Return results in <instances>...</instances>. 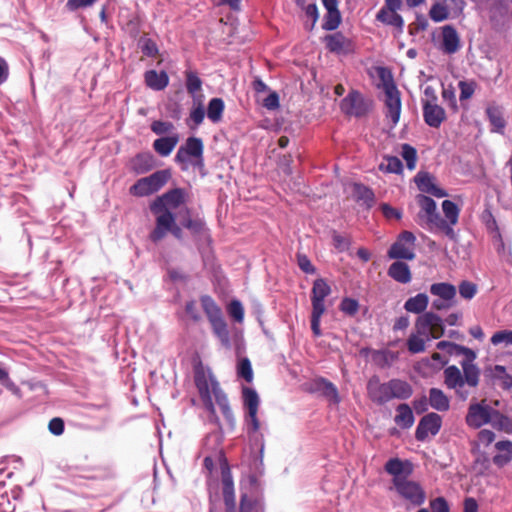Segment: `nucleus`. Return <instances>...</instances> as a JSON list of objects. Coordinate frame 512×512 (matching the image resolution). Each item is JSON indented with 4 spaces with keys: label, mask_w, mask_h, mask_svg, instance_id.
<instances>
[{
    "label": "nucleus",
    "mask_w": 512,
    "mask_h": 512,
    "mask_svg": "<svg viewBox=\"0 0 512 512\" xmlns=\"http://www.w3.org/2000/svg\"><path fill=\"white\" fill-rule=\"evenodd\" d=\"M194 380L201 400L212 417H215L214 401L225 417L228 418L232 415L228 399L209 368H204L202 365L196 366Z\"/></svg>",
    "instance_id": "1"
},
{
    "label": "nucleus",
    "mask_w": 512,
    "mask_h": 512,
    "mask_svg": "<svg viewBox=\"0 0 512 512\" xmlns=\"http://www.w3.org/2000/svg\"><path fill=\"white\" fill-rule=\"evenodd\" d=\"M185 204V192L175 188L157 197L150 205L151 212L156 216L155 236L161 237L164 230L173 224L176 211Z\"/></svg>",
    "instance_id": "2"
},
{
    "label": "nucleus",
    "mask_w": 512,
    "mask_h": 512,
    "mask_svg": "<svg viewBox=\"0 0 512 512\" xmlns=\"http://www.w3.org/2000/svg\"><path fill=\"white\" fill-rule=\"evenodd\" d=\"M474 360L467 358L461 362L462 371L455 365L444 369V384L448 389L455 391L456 396L461 400H466L470 392L465 386L475 388L479 384L480 370L473 363Z\"/></svg>",
    "instance_id": "3"
},
{
    "label": "nucleus",
    "mask_w": 512,
    "mask_h": 512,
    "mask_svg": "<svg viewBox=\"0 0 512 512\" xmlns=\"http://www.w3.org/2000/svg\"><path fill=\"white\" fill-rule=\"evenodd\" d=\"M221 481L225 512H262L261 505L246 495H242L240 507L237 510L233 479L228 467L222 468Z\"/></svg>",
    "instance_id": "4"
},
{
    "label": "nucleus",
    "mask_w": 512,
    "mask_h": 512,
    "mask_svg": "<svg viewBox=\"0 0 512 512\" xmlns=\"http://www.w3.org/2000/svg\"><path fill=\"white\" fill-rule=\"evenodd\" d=\"M331 293V287L322 279H316L313 283L311 291L312 313H311V329L314 336L322 335L320 328L321 317L325 313V298Z\"/></svg>",
    "instance_id": "5"
},
{
    "label": "nucleus",
    "mask_w": 512,
    "mask_h": 512,
    "mask_svg": "<svg viewBox=\"0 0 512 512\" xmlns=\"http://www.w3.org/2000/svg\"><path fill=\"white\" fill-rule=\"evenodd\" d=\"M170 178L167 170H159L148 177L139 179L130 187V194L138 197L148 196L160 190Z\"/></svg>",
    "instance_id": "6"
},
{
    "label": "nucleus",
    "mask_w": 512,
    "mask_h": 512,
    "mask_svg": "<svg viewBox=\"0 0 512 512\" xmlns=\"http://www.w3.org/2000/svg\"><path fill=\"white\" fill-rule=\"evenodd\" d=\"M415 329L425 334L427 340L439 339L445 333L443 319L433 311L421 314L415 322Z\"/></svg>",
    "instance_id": "7"
},
{
    "label": "nucleus",
    "mask_w": 512,
    "mask_h": 512,
    "mask_svg": "<svg viewBox=\"0 0 512 512\" xmlns=\"http://www.w3.org/2000/svg\"><path fill=\"white\" fill-rule=\"evenodd\" d=\"M244 406L247 409L245 416V425L249 435L257 434L261 429V424L257 418L260 399L257 392L249 387L242 390Z\"/></svg>",
    "instance_id": "8"
},
{
    "label": "nucleus",
    "mask_w": 512,
    "mask_h": 512,
    "mask_svg": "<svg viewBox=\"0 0 512 512\" xmlns=\"http://www.w3.org/2000/svg\"><path fill=\"white\" fill-rule=\"evenodd\" d=\"M203 143L200 138L189 137L182 145L176 155L175 161L181 165L183 170H187L192 159H196L198 164H202Z\"/></svg>",
    "instance_id": "9"
},
{
    "label": "nucleus",
    "mask_w": 512,
    "mask_h": 512,
    "mask_svg": "<svg viewBox=\"0 0 512 512\" xmlns=\"http://www.w3.org/2000/svg\"><path fill=\"white\" fill-rule=\"evenodd\" d=\"M416 201L420 207V210L417 214L418 223L430 230H434V225L441 219L440 214L437 211L436 202L423 194H419L416 197Z\"/></svg>",
    "instance_id": "10"
},
{
    "label": "nucleus",
    "mask_w": 512,
    "mask_h": 512,
    "mask_svg": "<svg viewBox=\"0 0 512 512\" xmlns=\"http://www.w3.org/2000/svg\"><path fill=\"white\" fill-rule=\"evenodd\" d=\"M393 487L397 494L412 506H421L426 500V492L422 485L410 478Z\"/></svg>",
    "instance_id": "11"
},
{
    "label": "nucleus",
    "mask_w": 512,
    "mask_h": 512,
    "mask_svg": "<svg viewBox=\"0 0 512 512\" xmlns=\"http://www.w3.org/2000/svg\"><path fill=\"white\" fill-rule=\"evenodd\" d=\"M416 238L413 233L409 231L402 232L397 241L391 246L388 251V256L391 259H405L413 260L415 258L414 245Z\"/></svg>",
    "instance_id": "12"
},
{
    "label": "nucleus",
    "mask_w": 512,
    "mask_h": 512,
    "mask_svg": "<svg viewBox=\"0 0 512 512\" xmlns=\"http://www.w3.org/2000/svg\"><path fill=\"white\" fill-rule=\"evenodd\" d=\"M493 408L481 401L472 403L468 408L466 415V423L471 428H480L485 424H489Z\"/></svg>",
    "instance_id": "13"
},
{
    "label": "nucleus",
    "mask_w": 512,
    "mask_h": 512,
    "mask_svg": "<svg viewBox=\"0 0 512 512\" xmlns=\"http://www.w3.org/2000/svg\"><path fill=\"white\" fill-rule=\"evenodd\" d=\"M385 471L392 476L393 486L410 478L413 473V464L409 460L391 458L385 464Z\"/></svg>",
    "instance_id": "14"
},
{
    "label": "nucleus",
    "mask_w": 512,
    "mask_h": 512,
    "mask_svg": "<svg viewBox=\"0 0 512 512\" xmlns=\"http://www.w3.org/2000/svg\"><path fill=\"white\" fill-rule=\"evenodd\" d=\"M385 105L387 108L386 116L391 119L393 125H396L401 114L400 93L394 84H385Z\"/></svg>",
    "instance_id": "15"
},
{
    "label": "nucleus",
    "mask_w": 512,
    "mask_h": 512,
    "mask_svg": "<svg viewBox=\"0 0 512 512\" xmlns=\"http://www.w3.org/2000/svg\"><path fill=\"white\" fill-rule=\"evenodd\" d=\"M341 109L348 115L362 116L368 111L369 105L359 92L352 91L341 101Z\"/></svg>",
    "instance_id": "16"
},
{
    "label": "nucleus",
    "mask_w": 512,
    "mask_h": 512,
    "mask_svg": "<svg viewBox=\"0 0 512 512\" xmlns=\"http://www.w3.org/2000/svg\"><path fill=\"white\" fill-rule=\"evenodd\" d=\"M441 417L436 413H429L425 415L419 422L416 429V439L423 441L429 435H436L441 428Z\"/></svg>",
    "instance_id": "17"
},
{
    "label": "nucleus",
    "mask_w": 512,
    "mask_h": 512,
    "mask_svg": "<svg viewBox=\"0 0 512 512\" xmlns=\"http://www.w3.org/2000/svg\"><path fill=\"white\" fill-rule=\"evenodd\" d=\"M367 391L370 399L377 404H385L393 399L389 389V381L380 383L379 379L374 377L369 380Z\"/></svg>",
    "instance_id": "18"
},
{
    "label": "nucleus",
    "mask_w": 512,
    "mask_h": 512,
    "mask_svg": "<svg viewBox=\"0 0 512 512\" xmlns=\"http://www.w3.org/2000/svg\"><path fill=\"white\" fill-rule=\"evenodd\" d=\"M324 41L326 48L332 53L347 55L353 51V44L351 40L340 32L327 35L324 38Z\"/></svg>",
    "instance_id": "19"
},
{
    "label": "nucleus",
    "mask_w": 512,
    "mask_h": 512,
    "mask_svg": "<svg viewBox=\"0 0 512 512\" xmlns=\"http://www.w3.org/2000/svg\"><path fill=\"white\" fill-rule=\"evenodd\" d=\"M415 183L418 189L423 193L430 194L437 198H443L447 196V192L444 189L438 187L435 183L434 177H432L427 172H419L415 176Z\"/></svg>",
    "instance_id": "20"
},
{
    "label": "nucleus",
    "mask_w": 512,
    "mask_h": 512,
    "mask_svg": "<svg viewBox=\"0 0 512 512\" xmlns=\"http://www.w3.org/2000/svg\"><path fill=\"white\" fill-rule=\"evenodd\" d=\"M460 37L456 29L451 25L442 28L441 49L446 54H454L460 49Z\"/></svg>",
    "instance_id": "21"
},
{
    "label": "nucleus",
    "mask_w": 512,
    "mask_h": 512,
    "mask_svg": "<svg viewBox=\"0 0 512 512\" xmlns=\"http://www.w3.org/2000/svg\"><path fill=\"white\" fill-rule=\"evenodd\" d=\"M423 116L430 127L437 128L445 119V111L436 102H424Z\"/></svg>",
    "instance_id": "22"
},
{
    "label": "nucleus",
    "mask_w": 512,
    "mask_h": 512,
    "mask_svg": "<svg viewBox=\"0 0 512 512\" xmlns=\"http://www.w3.org/2000/svg\"><path fill=\"white\" fill-rule=\"evenodd\" d=\"M145 84L152 90H164L169 84V77L165 71L148 70L144 74Z\"/></svg>",
    "instance_id": "23"
},
{
    "label": "nucleus",
    "mask_w": 512,
    "mask_h": 512,
    "mask_svg": "<svg viewBox=\"0 0 512 512\" xmlns=\"http://www.w3.org/2000/svg\"><path fill=\"white\" fill-rule=\"evenodd\" d=\"M432 296L444 301H456L457 289L447 282L433 283L429 289Z\"/></svg>",
    "instance_id": "24"
},
{
    "label": "nucleus",
    "mask_w": 512,
    "mask_h": 512,
    "mask_svg": "<svg viewBox=\"0 0 512 512\" xmlns=\"http://www.w3.org/2000/svg\"><path fill=\"white\" fill-rule=\"evenodd\" d=\"M179 140V135L174 133L170 136L156 139L153 143V148L160 156L166 157L171 154Z\"/></svg>",
    "instance_id": "25"
},
{
    "label": "nucleus",
    "mask_w": 512,
    "mask_h": 512,
    "mask_svg": "<svg viewBox=\"0 0 512 512\" xmlns=\"http://www.w3.org/2000/svg\"><path fill=\"white\" fill-rule=\"evenodd\" d=\"M497 453L493 457V463L499 467H503L512 460V442L498 441L495 444Z\"/></svg>",
    "instance_id": "26"
},
{
    "label": "nucleus",
    "mask_w": 512,
    "mask_h": 512,
    "mask_svg": "<svg viewBox=\"0 0 512 512\" xmlns=\"http://www.w3.org/2000/svg\"><path fill=\"white\" fill-rule=\"evenodd\" d=\"M388 275L395 281L407 284L411 281V271L409 266L401 261H396L391 264L388 269Z\"/></svg>",
    "instance_id": "27"
},
{
    "label": "nucleus",
    "mask_w": 512,
    "mask_h": 512,
    "mask_svg": "<svg viewBox=\"0 0 512 512\" xmlns=\"http://www.w3.org/2000/svg\"><path fill=\"white\" fill-rule=\"evenodd\" d=\"M376 20L385 25L397 28L400 33L403 32L404 20L397 11L380 9L376 15Z\"/></svg>",
    "instance_id": "28"
},
{
    "label": "nucleus",
    "mask_w": 512,
    "mask_h": 512,
    "mask_svg": "<svg viewBox=\"0 0 512 512\" xmlns=\"http://www.w3.org/2000/svg\"><path fill=\"white\" fill-rule=\"evenodd\" d=\"M213 329L214 334L217 336L221 344L229 348L231 346L229 331L227 324L222 315L217 316L209 320Z\"/></svg>",
    "instance_id": "29"
},
{
    "label": "nucleus",
    "mask_w": 512,
    "mask_h": 512,
    "mask_svg": "<svg viewBox=\"0 0 512 512\" xmlns=\"http://www.w3.org/2000/svg\"><path fill=\"white\" fill-rule=\"evenodd\" d=\"M429 304V297L425 293H418L410 297L404 304V309L407 312L414 314H423Z\"/></svg>",
    "instance_id": "30"
},
{
    "label": "nucleus",
    "mask_w": 512,
    "mask_h": 512,
    "mask_svg": "<svg viewBox=\"0 0 512 512\" xmlns=\"http://www.w3.org/2000/svg\"><path fill=\"white\" fill-rule=\"evenodd\" d=\"M429 403L430 406L440 412L447 411L450 407V400L447 395L438 388H431L429 390Z\"/></svg>",
    "instance_id": "31"
},
{
    "label": "nucleus",
    "mask_w": 512,
    "mask_h": 512,
    "mask_svg": "<svg viewBox=\"0 0 512 512\" xmlns=\"http://www.w3.org/2000/svg\"><path fill=\"white\" fill-rule=\"evenodd\" d=\"M437 349L446 351L449 355H464L467 358H470V360H474L476 358V354L471 349L455 344L453 342L449 341H440L436 344Z\"/></svg>",
    "instance_id": "32"
},
{
    "label": "nucleus",
    "mask_w": 512,
    "mask_h": 512,
    "mask_svg": "<svg viewBox=\"0 0 512 512\" xmlns=\"http://www.w3.org/2000/svg\"><path fill=\"white\" fill-rule=\"evenodd\" d=\"M395 423L401 428H410L414 424L413 411L408 404H399L396 408Z\"/></svg>",
    "instance_id": "33"
},
{
    "label": "nucleus",
    "mask_w": 512,
    "mask_h": 512,
    "mask_svg": "<svg viewBox=\"0 0 512 512\" xmlns=\"http://www.w3.org/2000/svg\"><path fill=\"white\" fill-rule=\"evenodd\" d=\"M131 166L137 174L148 172L154 167V157L150 153H141L133 158Z\"/></svg>",
    "instance_id": "34"
},
{
    "label": "nucleus",
    "mask_w": 512,
    "mask_h": 512,
    "mask_svg": "<svg viewBox=\"0 0 512 512\" xmlns=\"http://www.w3.org/2000/svg\"><path fill=\"white\" fill-rule=\"evenodd\" d=\"M389 389L393 399H408L413 392L410 384L398 379L389 381Z\"/></svg>",
    "instance_id": "35"
},
{
    "label": "nucleus",
    "mask_w": 512,
    "mask_h": 512,
    "mask_svg": "<svg viewBox=\"0 0 512 512\" xmlns=\"http://www.w3.org/2000/svg\"><path fill=\"white\" fill-rule=\"evenodd\" d=\"M489 424L499 431L512 433V419L503 415L494 408L490 417Z\"/></svg>",
    "instance_id": "36"
},
{
    "label": "nucleus",
    "mask_w": 512,
    "mask_h": 512,
    "mask_svg": "<svg viewBox=\"0 0 512 512\" xmlns=\"http://www.w3.org/2000/svg\"><path fill=\"white\" fill-rule=\"evenodd\" d=\"M317 389L333 404L340 402V396L337 387L326 379L317 381Z\"/></svg>",
    "instance_id": "37"
},
{
    "label": "nucleus",
    "mask_w": 512,
    "mask_h": 512,
    "mask_svg": "<svg viewBox=\"0 0 512 512\" xmlns=\"http://www.w3.org/2000/svg\"><path fill=\"white\" fill-rule=\"evenodd\" d=\"M428 341L425 338V334H420L418 329L412 333L407 340V348L411 353H421L425 350V344Z\"/></svg>",
    "instance_id": "38"
},
{
    "label": "nucleus",
    "mask_w": 512,
    "mask_h": 512,
    "mask_svg": "<svg viewBox=\"0 0 512 512\" xmlns=\"http://www.w3.org/2000/svg\"><path fill=\"white\" fill-rule=\"evenodd\" d=\"M224 111V102L221 98H213L208 104L207 116L208 118L217 123L221 120Z\"/></svg>",
    "instance_id": "39"
},
{
    "label": "nucleus",
    "mask_w": 512,
    "mask_h": 512,
    "mask_svg": "<svg viewBox=\"0 0 512 512\" xmlns=\"http://www.w3.org/2000/svg\"><path fill=\"white\" fill-rule=\"evenodd\" d=\"M403 169L401 160L395 156H386L379 164V170L386 173H400Z\"/></svg>",
    "instance_id": "40"
},
{
    "label": "nucleus",
    "mask_w": 512,
    "mask_h": 512,
    "mask_svg": "<svg viewBox=\"0 0 512 512\" xmlns=\"http://www.w3.org/2000/svg\"><path fill=\"white\" fill-rule=\"evenodd\" d=\"M442 210L445 217L443 219L449 222L451 225H456L460 213L458 206L450 200H444L442 202Z\"/></svg>",
    "instance_id": "41"
},
{
    "label": "nucleus",
    "mask_w": 512,
    "mask_h": 512,
    "mask_svg": "<svg viewBox=\"0 0 512 512\" xmlns=\"http://www.w3.org/2000/svg\"><path fill=\"white\" fill-rule=\"evenodd\" d=\"M487 116L495 131H500L505 126L502 110L498 106H489L486 109Z\"/></svg>",
    "instance_id": "42"
},
{
    "label": "nucleus",
    "mask_w": 512,
    "mask_h": 512,
    "mask_svg": "<svg viewBox=\"0 0 512 512\" xmlns=\"http://www.w3.org/2000/svg\"><path fill=\"white\" fill-rule=\"evenodd\" d=\"M296 4L304 10L306 17L311 19V24L307 27L312 29L319 17L316 4L314 2L306 3V0H296Z\"/></svg>",
    "instance_id": "43"
},
{
    "label": "nucleus",
    "mask_w": 512,
    "mask_h": 512,
    "mask_svg": "<svg viewBox=\"0 0 512 512\" xmlns=\"http://www.w3.org/2000/svg\"><path fill=\"white\" fill-rule=\"evenodd\" d=\"M353 195L357 200L363 201V203L368 206H370L374 200L372 190L362 184H354Z\"/></svg>",
    "instance_id": "44"
},
{
    "label": "nucleus",
    "mask_w": 512,
    "mask_h": 512,
    "mask_svg": "<svg viewBox=\"0 0 512 512\" xmlns=\"http://www.w3.org/2000/svg\"><path fill=\"white\" fill-rule=\"evenodd\" d=\"M493 378L500 381V385L504 389H510L512 387V376L506 373V369L503 366L496 365L492 371Z\"/></svg>",
    "instance_id": "45"
},
{
    "label": "nucleus",
    "mask_w": 512,
    "mask_h": 512,
    "mask_svg": "<svg viewBox=\"0 0 512 512\" xmlns=\"http://www.w3.org/2000/svg\"><path fill=\"white\" fill-rule=\"evenodd\" d=\"M460 296L465 300H471L475 297L478 287L471 281L464 280L458 286Z\"/></svg>",
    "instance_id": "46"
},
{
    "label": "nucleus",
    "mask_w": 512,
    "mask_h": 512,
    "mask_svg": "<svg viewBox=\"0 0 512 512\" xmlns=\"http://www.w3.org/2000/svg\"><path fill=\"white\" fill-rule=\"evenodd\" d=\"M202 81L196 73L189 71L186 73V88L189 94L195 96L201 90Z\"/></svg>",
    "instance_id": "47"
},
{
    "label": "nucleus",
    "mask_w": 512,
    "mask_h": 512,
    "mask_svg": "<svg viewBox=\"0 0 512 512\" xmlns=\"http://www.w3.org/2000/svg\"><path fill=\"white\" fill-rule=\"evenodd\" d=\"M201 302L209 320L222 315L220 308L211 297L203 296Z\"/></svg>",
    "instance_id": "48"
},
{
    "label": "nucleus",
    "mask_w": 512,
    "mask_h": 512,
    "mask_svg": "<svg viewBox=\"0 0 512 512\" xmlns=\"http://www.w3.org/2000/svg\"><path fill=\"white\" fill-rule=\"evenodd\" d=\"M341 23L340 11L327 12L324 17L323 29L331 31L335 30Z\"/></svg>",
    "instance_id": "49"
},
{
    "label": "nucleus",
    "mask_w": 512,
    "mask_h": 512,
    "mask_svg": "<svg viewBox=\"0 0 512 512\" xmlns=\"http://www.w3.org/2000/svg\"><path fill=\"white\" fill-rule=\"evenodd\" d=\"M401 155H402L403 159L406 161L407 168L409 170H413L416 166V160H417L416 150L412 146H410L408 144H404L402 146Z\"/></svg>",
    "instance_id": "50"
},
{
    "label": "nucleus",
    "mask_w": 512,
    "mask_h": 512,
    "mask_svg": "<svg viewBox=\"0 0 512 512\" xmlns=\"http://www.w3.org/2000/svg\"><path fill=\"white\" fill-rule=\"evenodd\" d=\"M228 314L236 321L243 322L244 308L239 300H232L227 307Z\"/></svg>",
    "instance_id": "51"
},
{
    "label": "nucleus",
    "mask_w": 512,
    "mask_h": 512,
    "mask_svg": "<svg viewBox=\"0 0 512 512\" xmlns=\"http://www.w3.org/2000/svg\"><path fill=\"white\" fill-rule=\"evenodd\" d=\"M238 375L244 378L247 382H252L253 380V370L251 363L248 358H243L239 361L237 366Z\"/></svg>",
    "instance_id": "52"
},
{
    "label": "nucleus",
    "mask_w": 512,
    "mask_h": 512,
    "mask_svg": "<svg viewBox=\"0 0 512 512\" xmlns=\"http://www.w3.org/2000/svg\"><path fill=\"white\" fill-rule=\"evenodd\" d=\"M168 233H172L177 239H181L182 231H181L180 227L176 224V218H173V224L170 225V227L167 230L163 231V233H162L163 235L161 237L155 236V228H154L150 233V239L156 243V242L161 241L163 238H165Z\"/></svg>",
    "instance_id": "53"
},
{
    "label": "nucleus",
    "mask_w": 512,
    "mask_h": 512,
    "mask_svg": "<svg viewBox=\"0 0 512 512\" xmlns=\"http://www.w3.org/2000/svg\"><path fill=\"white\" fill-rule=\"evenodd\" d=\"M458 86L460 89V101L470 99L476 89V83L474 81H460Z\"/></svg>",
    "instance_id": "54"
},
{
    "label": "nucleus",
    "mask_w": 512,
    "mask_h": 512,
    "mask_svg": "<svg viewBox=\"0 0 512 512\" xmlns=\"http://www.w3.org/2000/svg\"><path fill=\"white\" fill-rule=\"evenodd\" d=\"M139 45H140V48H141V51L143 52V54L148 57H154L158 53V48H157L156 43L149 38L142 37L139 40Z\"/></svg>",
    "instance_id": "55"
},
{
    "label": "nucleus",
    "mask_w": 512,
    "mask_h": 512,
    "mask_svg": "<svg viewBox=\"0 0 512 512\" xmlns=\"http://www.w3.org/2000/svg\"><path fill=\"white\" fill-rule=\"evenodd\" d=\"M493 345L504 343L505 345H512V330H501L493 334L491 337Z\"/></svg>",
    "instance_id": "56"
},
{
    "label": "nucleus",
    "mask_w": 512,
    "mask_h": 512,
    "mask_svg": "<svg viewBox=\"0 0 512 512\" xmlns=\"http://www.w3.org/2000/svg\"><path fill=\"white\" fill-rule=\"evenodd\" d=\"M429 15L433 21L441 22L448 17V11L445 6L436 3L431 7Z\"/></svg>",
    "instance_id": "57"
},
{
    "label": "nucleus",
    "mask_w": 512,
    "mask_h": 512,
    "mask_svg": "<svg viewBox=\"0 0 512 512\" xmlns=\"http://www.w3.org/2000/svg\"><path fill=\"white\" fill-rule=\"evenodd\" d=\"M174 129V125L169 121H154L151 124V130L157 135L170 133Z\"/></svg>",
    "instance_id": "58"
},
{
    "label": "nucleus",
    "mask_w": 512,
    "mask_h": 512,
    "mask_svg": "<svg viewBox=\"0 0 512 512\" xmlns=\"http://www.w3.org/2000/svg\"><path fill=\"white\" fill-rule=\"evenodd\" d=\"M358 308H359L358 302L351 298L343 299L340 304L341 311L350 316L356 314L358 311Z\"/></svg>",
    "instance_id": "59"
},
{
    "label": "nucleus",
    "mask_w": 512,
    "mask_h": 512,
    "mask_svg": "<svg viewBox=\"0 0 512 512\" xmlns=\"http://www.w3.org/2000/svg\"><path fill=\"white\" fill-rule=\"evenodd\" d=\"M97 0H68L66 8L68 11H76L80 8L92 6Z\"/></svg>",
    "instance_id": "60"
},
{
    "label": "nucleus",
    "mask_w": 512,
    "mask_h": 512,
    "mask_svg": "<svg viewBox=\"0 0 512 512\" xmlns=\"http://www.w3.org/2000/svg\"><path fill=\"white\" fill-rule=\"evenodd\" d=\"M333 245L339 252H344L349 249L350 240L340 234H333Z\"/></svg>",
    "instance_id": "61"
},
{
    "label": "nucleus",
    "mask_w": 512,
    "mask_h": 512,
    "mask_svg": "<svg viewBox=\"0 0 512 512\" xmlns=\"http://www.w3.org/2000/svg\"><path fill=\"white\" fill-rule=\"evenodd\" d=\"M297 262L300 269L308 274H313L315 272V268L309 258L304 254L297 255Z\"/></svg>",
    "instance_id": "62"
},
{
    "label": "nucleus",
    "mask_w": 512,
    "mask_h": 512,
    "mask_svg": "<svg viewBox=\"0 0 512 512\" xmlns=\"http://www.w3.org/2000/svg\"><path fill=\"white\" fill-rule=\"evenodd\" d=\"M432 512H449V505L445 498L437 497L430 502Z\"/></svg>",
    "instance_id": "63"
},
{
    "label": "nucleus",
    "mask_w": 512,
    "mask_h": 512,
    "mask_svg": "<svg viewBox=\"0 0 512 512\" xmlns=\"http://www.w3.org/2000/svg\"><path fill=\"white\" fill-rule=\"evenodd\" d=\"M205 117V110L201 103L190 112V120L194 122L196 126L200 125Z\"/></svg>",
    "instance_id": "64"
}]
</instances>
